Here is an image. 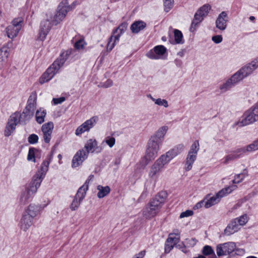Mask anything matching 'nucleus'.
<instances>
[{
    "instance_id": "nucleus-13",
    "label": "nucleus",
    "mask_w": 258,
    "mask_h": 258,
    "mask_svg": "<svg viewBox=\"0 0 258 258\" xmlns=\"http://www.w3.org/2000/svg\"><path fill=\"white\" fill-rule=\"evenodd\" d=\"M97 121L98 117L97 116H93L86 120L77 128L75 135L77 136H80L85 132H89L95 125Z\"/></svg>"
},
{
    "instance_id": "nucleus-61",
    "label": "nucleus",
    "mask_w": 258,
    "mask_h": 258,
    "mask_svg": "<svg viewBox=\"0 0 258 258\" xmlns=\"http://www.w3.org/2000/svg\"><path fill=\"white\" fill-rule=\"evenodd\" d=\"M113 85V82L111 80H107L102 85L104 88H108L112 86Z\"/></svg>"
},
{
    "instance_id": "nucleus-15",
    "label": "nucleus",
    "mask_w": 258,
    "mask_h": 258,
    "mask_svg": "<svg viewBox=\"0 0 258 258\" xmlns=\"http://www.w3.org/2000/svg\"><path fill=\"white\" fill-rule=\"evenodd\" d=\"M180 232L178 230H174L173 233L169 234L166 241L165 246V252L169 253L179 241Z\"/></svg>"
},
{
    "instance_id": "nucleus-39",
    "label": "nucleus",
    "mask_w": 258,
    "mask_h": 258,
    "mask_svg": "<svg viewBox=\"0 0 258 258\" xmlns=\"http://www.w3.org/2000/svg\"><path fill=\"white\" fill-rule=\"evenodd\" d=\"M220 200L216 195L215 196L211 197L210 199L208 200L205 202V207L206 208H209L217 204H218L220 202Z\"/></svg>"
},
{
    "instance_id": "nucleus-3",
    "label": "nucleus",
    "mask_w": 258,
    "mask_h": 258,
    "mask_svg": "<svg viewBox=\"0 0 258 258\" xmlns=\"http://www.w3.org/2000/svg\"><path fill=\"white\" fill-rule=\"evenodd\" d=\"M66 60V58L64 56L63 53L61 54L59 57L39 78V83L42 85L52 79L54 75L58 73Z\"/></svg>"
},
{
    "instance_id": "nucleus-40",
    "label": "nucleus",
    "mask_w": 258,
    "mask_h": 258,
    "mask_svg": "<svg viewBox=\"0 0 258 258\" xmlns=\"http://www.w3.org/2000/svg\"><path fill=\"white\" fill-rule=\"evenodd\" d=\"M211 9V7L210 5L205 4L200 8L197 12L205 18L208 15Z\"/></svg>"
},
{
    "instance_id": "nucleus-28",
    "label": "nucleus",
    "mask_w": 258,
    "mask_h": 258,
    "mask_svg": "<svg viewBox=\"0 0 258 258\" xmlns=\"http://www.w3.org/2000/svg\"><path fill=\"white\" fill-rule=\"evenodd\" d=\"M10 54V48L7 46H4L0 49V70H2Z\"/></svg>"
},
{
    "instance_id": "nucleus-60",
    "label": "nucleus",
    "mask_w": 258,
    "mask_h": 258,
    "mask_svg": "<svg viewBox=\"0 0 258 258\" xmlns=\"http://www.w3.org/2000/svg\"><path fill=\"white\" fill-rule=\"evenodd\" d=\"M205 201L204 200L201 201L200 202L198 203L194 207L195 209H198L202 208L203 205L205 206Z\"/></svg>"
},
{
    "instance_id": "nucleus-27",
    "label": "nucleus",
    "mask_w": 258,
    "mask_h": 258,
    "mask_svg": "<svg viewBox=\"0 0 258 258\" xmlns=\"http://www.w3.org/2000/svg\"><path fill=\"white\" fill-rule=\"evenodd\" d=\"M258 146L256 143L255 141H254L251 144L240 148L236 150L235 153L238 154L239 155H242L247 152H252L258 150Z\"/></svg>"
},
{
    "instance_id": "nucleus-21",
    "label": "nucleus",
    "mask_w": 258,
    "mask_h": 258,
    "mask_svg": "<svg viewBox=\"0 0 258 258\" xmlns=\"http://www.w3.org/2000/svg\"><path fill=\"white\" fill-rule=\"evenodd\" d=\"M184 149V146L183 144H178L161 156L169 162L171 159L180 154Z\"/></svg>"
},
{
    "instance_id": "nucleus-37",
    "label": "nucleus",
    "mask_w": 258,
    "mask_h": 258,
    "mask_svg": "<svg viewBox=\"0 0 258 258\" xmlns=\"http://www.w3.org/2000/svg\"><path fill=\"white\" fill-rule=\"evenodd\" d=\"M244 78H245L244 76L243 75L241 71L239 70L233 75L229 79L233 84L235 85L242 80Z\"/></svg>"
},
{
    "instance_id": "nucleus-47",
    "label": "nucleus",
    "mask_w": 258,
    "mask_h": 258,
    "mask_svg": "<svg viewBox=\"0 0 258 258\" xmlns=\"http://www.w3.org/2000/svg\"><path fill=\"white\" fill-rule=\"evenodd\" d=\"M36 149L34 148H31L29 150L28 154L27 156V160L29 161L35 162V151Z\"/></svg>"
},
{
    "instance_id": "nucleus-8",
    "label": "nucleus",
    "mask_w": 258,
    "mask_h": 258,
    "mask_svg": "<svg viewBox=\"0 0 258 258\" xmlns=\"http://www.w3.org/2000/svg\"><path fill=\"white\" fill-rule=\"evenodd\" d=\"M168 162L161 156L151 166L148 173L149 177L153 180H156L160 173L163 169L164 166Z\"/></svg>"
},
{
    "instance_id": "nucleus-42",
    "label": "nucleus",
    "mask_w": 258,
    "mask_h": 258,
    "mask_svg": "<svg viewBox=\"0 0 258 258\" xmlns=\"http://www.w3.org/2000/svg\"><path fill=\"white\" fill-rule=\"evenodd\" d=\"M174 39L176 43L182 44L183 43V36L181 32L178 30L175 29L174 31Z\"/></svg>"
},
{
    "instance_id": "nucleus-24",
    "label": "nucleus",
    "mask_w": 258,
    "mask_h": 258,
    "mask_svg": "<svg viewBox=\"0 0 258 258\" xmlns=\"http://www.w3.org/2000/svg\"><path fill=\"white\" fill-rule=\"evenodd\" d=\"M168 130V127L167 126H162L150 138L162 144Z\"/></svg>"
},
{
    "instance_id": "nucleus-48",
    "label": "nucleus",
    "mask_w": 258,
    "mask_h": 258,
    "mask_svg": "<svg viewBox=\"0 0 258 258\" xmlns=\"http://www.w3.org/2000/svg\"><path fill=\"white\" fill-rule=\"evenodd\" d=\"M86 45L87 43L85 40L83 39H80L75 43L74 46L77 49L81 50L83 49Z\"/></svg>"
},
{
    "instance_id": "nucleus-32",
    "label": "nucleus",
    "mask_w": 258,
    "mask_h": 258,
    "mask_svg": "<svg viewBox=\"0 0 258 258\" xmlns=\"http://www.w3.org/2000/svg\"><path fill=\"white\" fill-rule=\"evenodd\" d=\"M46 115V111L43 108H40L36 112V120L39 124H41L44 121V118Z\"/></svg>"
},
{
    "instance_id": "nucleus-16",
    "label": "nucleus",
    "mask_w": 258,
    "mask_h": 258,
    "mask_svg": "<svg viewBox=\"0 0 258 258\" xmlns=\"http://www.w3.org/2000/svg\"><path fill=\"white\" fill-rule=\"evenodd\" d=\"M50 162V159H47L43 161L40 166V169L38 170L32 179L41 184L48 171Z\"/></svg>"
},
{
    "instance_id": "nucleus-26",
    "label": "nucleus",
    "mask_w": 258,
    "mask_h": 258,
    "mask_svg": "<svg viewBox=\"0 0 258 258\" xmlns=\"http://www.w3.org/2000/svg\"><path fill=\"white\" fill-rule=\"evenodd\" d=\"M33 224V219L23 213L19 223L20 229L24 232H26Z\"/></svg>"
},
{
    "instance_id": "nucleus-34",
    "label": "nucleus",
    "mask_w": 258,
    "mask_h": 258,
    "mask_svg": "<svg viewBox=\"0 0 258 258\" xmlns=\"http://www.w3.org/2000/svg\"><path fill=\"white\" fill-rule=\"evenodd\" d=\"M98 192L97 193V197L101 199L106 196L110 191V188L108 186H103L99 185L97 187Z\"/></svg>"
},
{
    "instance_id": "nucleus-29",
    "label": "nucleus",
    "mask_w": 258,
    "mask_h": 258,
    "mask_svg": "<svg viewBox=\"0 0 258 258\" xmlns=\"http://www.w3.org/2000/svg\"><path fill=\"white\" fill-rule=\"evenodd\" d=\"M239 229L238 225L233 220L224 230V233L226 235H230L237 232Z\"/></svg>"
},
{
    "instance_id": "nucleus-59",
    "label": "nucleus",
    "mask_w": 258,
    "mask_h": 258,
    "mask_svg": "<svg viewBox=\"0 0 258 258\" xmlns=\"http://www.w3.org/2000/svg\"><path fill=\"white\" fill-rule=\"evenodd\" d=\"M146 253V251L143 250L136 254L133 258H144Z\"/></svg>"
},
{
    "instance_id": "nucleus-1",
    "label": "nucleus",
    "mask_w": 258,
    "mask_h": 258,
    "mask_svg": "<svg viewBox=\"0 0 258 258\" xmlns=\"http://www.w3.org/2000/svg\"><path fill=\"white\" fill-rule=\"evenodd\" d=\"M164 193H159L155 196L143 210V215L146 219H150L159 212L165 199Z\"/></svg>"
},
{
    "instance_id": "nucleus-9",
    "label": "nucleus",
    "mask_w": 258,
    "mask_h": 258,
    "mask_svg": "<svg viewBox=\"0 0 258 258\" xmlns=\"http://www.w3.org/2000/svg\"><path fill=\"white\" fill-rule=\"evenodd\" d=\"M200 149V145L198 141H195L191 145L188 151L185 164V170L189 171L192 167V165L196 161L198 152Z\"/></svg>"
},
{
    "instance_id": "nucleus-17",
    "label": "nucleus",
    "mask_w": 258,
    "mask_h": 258,
    "mask_svg": "<svg viewBox=\"0 0 258 258\" xmlns=\"http://www.w3.org/2000/svg\"><path fill=\"white\" fill-rule=\"evenodd\" d=\"M44 208L40 205L31 204L25 208L23 213L34 219L41 214Z\"/></svg>"
},
{
    "instance_id": "nucleus-31",
    "label": "nucleus",
    "mask_w": 258,
    "mask_h": 258,
    "mask_svg": "<svg viewBox=\"0 0 258 258\" xmlns=\"http://www.w3.org/2000/svg\"><path fill=\"white\" fill-rule=\"evenodd\" d=\"M146 26V24L143 21H138L134 22L131 26V30L134 33H138L141 30L144 29Z\"/></svg>"
},
{
    "instance_id": "nucleus-6",
    "label": "nucleus",
    "mask_w": 258,
    "mask_h": 258,
    "mask_svg": "<svg viewBox=\"0 0 258 258\" xmlns=\"http://www.w3.org/2000/svg\"><path fill=\"white\" fill-rule=\"evenodd\" d=\"M41 184L36 180L32 179L31 182L26 185L25 189L22 191L20 198L21 203L26 204L32 199L37 192V189Z\"/></svg>"
},
{
    "instance_id": "nucleus-22",
    "label": "nucleus",
    "mask_w": 258,
    "mask_h": 258,
    "mask_svg": "<svg viewBox=\"0 0 258 258\" xmlns=\"http://www.w3.org/2000/svg\"><path fill=\"white\" fill-rule=\"evenodd\" d=\"M84 149L86 152H88V155L89 153H99L102 150V149L98 146V142L95 139L88 140L85 144Z\"/></svg>"
},
{
    "instance_id": "nucleus-35",
    "label": "nucleus",
    "mask_w": 258,
    "mask_h": 258,
    "mask_svg": "<svg viewBox=\"0 0 258 258\" xmlns=\"http://www.w3.org/2000/svg\"><path fill=\"white\" fill-rule=\"evenodd\" d=\"M88 189V184H87V181H86L85 183L79 188L75 197L78 198L80 200H83L85 197L86 191Z\"/></svg>"
},
{
    "instance_id": "nucleus-7",
    "label": "nucleus",
    "mask_w": 258,
    "mask_h": 258,
    "mask_svg": "<svg viewBox=\"0 0 258 258\" xmlns=\"http://www.w3.org/2000/svg\"><path fill=\"white\" fill-rule=\"evenodd\" d=\"M52 14L50 12L46 13L42 20L40 25V29L38 38L43 41L49 33L52 25Z\"/></svg>"
},
{
    "instance_id": "nucleus-18",
    "label": "nucleus",
    "mask_w": 258,
    "mask_h": 258,
    "mask_svg": "<svg viewBox=\"0 0 258 258\" xmlns=\"http://www.w3.org/2000/svg\"><path fill=\"white\" fill-rule=\"evenodd\" d=\"M166 52V48L163 45H157L153 49L147 52L146 55L148 57L153 59H159L163 58Z\"/></svg>"
},
{
    "instance_id": "nucleus-50",
    "label": "nucleus",
    "mask_w": 258,
    "mask_h": 258,
    "mask_svg": "<svg viewBox=\"0 0 258 258\" xmlns=\"http://www.w3.org/2000/svg\"><path fill=\"white\" fill-rule=\"evenodd\" d=\"M203 253L205 255H209L211 254L215 255L214 251L211 246L205 245L204 246L203 250Z\"/></svg>"
},
{
    "instance_id": "nucleus-62",
    "label": "nucleus",
    "mask_w": 258,
    "mask_h": 258,
    "mask_svg": "<svg viewBox=\"0 0 258 258\" xmlns=\"http://www.w3.org/2000/svg\"><path fill=\"white\" fill-rule=\"evenodd\" d=\"M235 250L236 251V253L238 255H243L245 253V250L242 248H236Z\"/></svg>"
},
{
    "instance_id": "nucleus-11",
    "label": "nucleus",
    "mask_w": 258,
    "mask_h": 258,
    "mask_svg": "<svg viewBox=\"0 0 258 258\" xmlns=\"http://www.w3.org/2000/svg\"><path fill=\"white\" fill-rule=\"evenodd\" d=\"M23 21L22 18H15L12 21L11 25L6 28V31L9 38L13 39L18 35L22 28Z\"/></svg>"
},
{
    "instance_id": "nucleus-51",
    "label": "nucleus",
    "mask_w": 258,
    "mask_h": 258,
    "mask_svg": "<svg viewBox=\"0 0 258 258\" xmlns=\"http://www.w3.org/2000/svg\"><path fill=\"white\" fill-rule=\"evenodd\" d=\"M197 240L195 238H188L183 242V245L188 247H193L196 245Z\"/></svg>"
},
{
    "instance_id": "nucleus-36",
    "label": "nucleus",
    "mask_w": 258,
    "mask_h": 258,
    "mask_svg": "<svg viewBox=\"0 0 258 258\" xmlns=\"http://www.w3.org/2000/svg\"><path fill=\"white\" fill-rule=\"evenodd\" d=\"M147 97L152 100L154 102L155 104L158 106H164L165 108H167L168 107V103L165 99L161 98L155 99L150 94L148 95Z\"/></svg>"
},
{
    "instance_id": "nucleus-64",
    "label": "nucleus",
    "mask_w": 258,
    "mask_h": 258,
    "mask_svg": "<svg viewBox=\"0 0 258 258\" xmlns=\"http://www.w3.org/2000/svg\"><path fill=\"white\" fill-rule=\"evenodd\" d=\"M194 258H205V257L204 255H200L198 256L195 257Z\"/></svg>"
},
{
    "instance_id": "nucleus-58",
    "label": "nucleus",
    "mask_w": 258,
    "mask_h": 258,
    "mask_svg": "<svg viewBox=\"0 0 258 258\" xmlns=\"http://www.w3.org/2000/svg\"><path fill=\"white\" fill-rule=\"evenodd\" d=\"M204 17H203L201 15L197 12L195 14L193 19L201 23L204 20Z\"/></svg>"
},
{
    "instance_id": "nucleus-44",
    "label": "nucleus",
    "mask_w": 258,
    "mask_h": 258,
    "mask_svg": "<svg viewBox=\"0 0 258 258\" xmlns=\"http://www.w3.org/2000/svg\"><path fill=\"white\" fill-rule=\"evenodd\" d=\"M115 142L116 140L114 137L107 136L103 141L102 144L105 143L110 148H112L114 146Z\"/></svg>"
},
{
    "instance_id": "nucleus-33",
    "label": "nucleus",
    "mask_w": 258,
    "mask_h": 258,
    "mask_svg": "<svg viewBox=\"0 0 258 258\" xmlns=\"http://www.w3.org/2000/svg\"><path fill=\"white\" fill-rule=\"evenodd\" d=\"M127 29L126 24H121L114 31L113 36L115 37V39L119 40L120 37L125 32Z\"/></svg>"
},
{
    "instance_id": "nucleus-4",
    "label": "nucleus",
    "mask_w": 258,
    "mask_h": 258,
    "mask_svg": "<svg viewBox=\"0 0 258 258\" xmlns=\"http://www.w3.org/2000/svg\"><path fill=\"white\" fill-rule=\"evenodd\" d=\"M76 5V2L70 5L68 0H62L58 5L55 15H52V24L57 25L60 23L65 19L68 13L73 10Z\"/></svg>"
},
{
    "instance_id": "nucleus-54",
    "label": "nucleus",
    "mask_w": 258,
    "mask_h": 258,
    "mask_svg": "<svg viewBox=\"0 0 258 258\" xmlns=\"http://www.w3.org/2000/svg\"><path fill=\"white\" fill-rule=\"evenodd\" d=\"M239 157L238 155H229L226 156L224 158V163L227 164L229 161L233 160Z\"/></svg>"
},
{
    "instance_id": "nucleus-63",
    "label": "nucleus",
    "mask_w": 258,
    "mask_h": 258,
    "mask_svg": "<svg viewBox=\"0 0 258 258\" xmlns=\"http://www.w3.org/2000/svg\"><path fill=\"white\" fill-rule=\"evenodd\" d=\"M94 178V175H90L89 177H88V178L87 179L86 181H87V184H89V182L90 180H92Z\"/></svg>"
},
{
    "instance_id": "nucleus-25",
    "label": "nucleus",
    "mask_w": 258,
    "mask_h": 258,
    "mask_svg": "<svg viewBox=\"0 0 258 258\" xmlns=\"http://www.w3.org/2000/svg\"><path fill=\"white\" fill-rule=\"evenodd\" d=\"M258 68V60H254L243 66L239 70L245 78L247 77Z\"/></svg>"
},
{
    "instance_id": "nucleus-46",
    "label": "nucleus",
    "mask_w": 258,
    "mask_h": 258,
    "mask_svg": "<svg viewBox=\"0 0 258 258\" xmlns=\"http://www.w3.org/2000/svg\"><path fill=\"white\" fill-rule=\"evenodd\" d=\"M164 11L168 12L173 7L174 0H163Z\"/></svg>"
},
{
    "instance_id": "nucleus-43",
    "label": "nucleus",
    "mask_w": 258,
    "mask_h": 258,
    "mask_svg": "<svg viewBox=\"0 0 258 258\" xmlns=\"http://www.w3.org/2000/svg\"><path fill=\"white\" fill-rule=\"evenodd\" d=\"M234 85L229 79L225 83H223L220 86L219 89L222 92H225L227 90H229Z\"/></svg>"
},
{
    "instance_id": "nucleus-12",
    "label": "nucleus",
    "mask_w": 258,
    "mask_h": 258,
    "mask_svg": "<svg viewBox=\"0 0 258 258\" xmlns=\"http://www.w3.org/2000/svg\"><path fill=\"white\" fill-rule=\"evenodd\" d=\"M36 100L30 98L28 99L27 105L22 114H20L22 121H28L33 117L36 108Z\"/></svg>"
},
{
    "instance_id": "nucleus-19",
    "label": "nucleus",
    "mask_w": 258,
    "mask_h": 258,
    "mask_svg": "<svg viewBox=\"0 0 258 258\" xmlns=\"http://www.w3.org/2000/svg\"><path fill=\"white\" fill-rule=\"evenodd\" d=\"M228 21V17L226 12L223 11L220 13L216 21L215 26L218 30L224 31L227 27V23Z\"/></svg>"
},
{
    "instance_id": "nucleus-53",
    "label": "nucleus",
    "mask_w": 258,
    "mask_h": 258,
    "mask_svg": "<svg viewBox=\"0 0 258 258\" xmlns=\"http://www.w3.org/2000/svg\"><path fill=\"white\" fill-rule=\"evenodd\" d=\"M194 214V212L191 210H187L184 212H182L179 216L180 218H183L185 217H188L192 216Z\"/></svg>"
},
{
    "instance_id": "nucleus-49",
    "label": "nucleus",
    "mask_w": 258,
    "mask_h": 258,
    "mask_svg": "<svg viewBox=\"0 0 258 258\" xmlns=\"http://www.w3.org/2000/svg\"><path fill=\"white\" fill-rule=\"evenodd\" d=\"M82 200H80L78 198L75 197L74 200L73 201L72 204L70 205V208L72 211H75L77 210L79 207L80 206L81 202Z\"/></svg>"
},
{
    "instance_id": "nucleus-20",
    "label": "nucleus",
    "mask_w": 258,
    "mask_h": 258,
    "mask_svg": "<svg viewBox=\"0 0 258 258\" xmlns=\"http://www.w3.org/2000/svg\"><path fill=\"white\" fill-rule=\"evenodd\" d=\"M53 128L54 124L51 121L48 122L42 125L41 131L42 132L43 139L45 143H49L51 139Z\"/></svg>"
},
{
    "instance_id": "nucleus-52",
    "label": "nucleus",
    "mask_w": 258,
    "mask_h": 258,
    "mask_svg": "<svg viewBox=\"0 0 258 258\" xmlns=\"http://www.w3.org/2000/svg\"><path fill=\"white\" fill-rule=\"evenodd\" d=\"M38 136L34 134L30 135L28 138V141L31 144H36L38 141Z\"/></svg>"
},
{
    "instance_id": "nucleus-2",
    "label": "nucleus",
    "mask_w": 258,
    "mask_h": 258,
    "mask_svg": "<svg viewBox=\"0 0 258 258\" xmlns=\"http://www.w3.org/2000/svg\"><path fill=\"white\" fill-rule=\"evenodd\" d=\"M161 145L158 142L149 138L147 143L145 154L141 160L144 166H146L158 156Z\"/></svg>"
},
{
    "instance_id": "nucleus-30",
    "label": "nucleus",
    "mask_w": 258,
    "mask_h": 258,
    "mask_svg": "<svg viewBox=\"0 0 258 258\" xmlns=\"http://www.w3.org/2000/svg\"><path fill=\"white\" fill-rule=\"evenodd\" d=\"M237 187V185L234 184L230 185L228 187L222 189L216 194V195L219 198V199L221 200V198L231 193L233 190H235Z\"/></svg>"
},
{
    "instance_id": "nucleus-14",
    "label": "nucleus",
    "mask_w": 258,
    "mask_h": 258,
    "mask_svg": "<svg viewBox=\"0 0 258 258\" xmlns=\"http://www.w3.org/2000/svg\"><path fill=\"white\" fill-rule=\"evenodd\" d=\"M236 248L234 242H228L217 245L216 247L217 254L218 256L226 255L233 252Z\"/></svg>"
},
{
    "instance_id": "nucleus-56",
    "label": "nucleus",
    "mask_w": 258,
    "mask_h": 258,
    "mask_svg": "<svg viewBox=\"0 0 258 258\" xmlns=\"http://www.w3.org/2000/svg\"><path fill=\"white\" fill-rule=\"evenodd\" d=\"M212 40L216 44H219L223 41V37L221 35H217L212 37Z\"/></svg>"
},
{
    "instance_id": "nucleus-45",
    "label": "nucleus",
    "mask_w": 258,
    "mask_h": 258,
    "mask_svg": "<svg viewBox=\"0 0 258 258\" xmlns=\"http://www.w3.org/2000/svg\"><path fill=\"white\" fill-rule=\"evenodd\" d=\"M119 40H117L115 39V37L112 35L107 45V51H110L114 47L115 44L118 42Z\"/></svg>"
},
{
    "instance_id": "nucleus-23",
    "label": "nucleus",
    "mask_w": 258,
    "mask_h": 258,
    "mask_svg": "<svg viewBox=\"0 0 258 258\" xmlns=\"http://www.w3.org/2000/svg\"><path fill=\"white\" fill-rule=\"evenodd\" d=\"M88 152L84 149L79 150L75 155L72 160V167H77L82 164L84 161L88 157Z\"/></svg>"
},
{
    "instance_id": "nucleus-5",
    "label": "nucleus",
    "mask_w": 258,
    "mask_h": 258,
    "mask_svg": "<svg viewBox=\"0 0 258 258\" xmlns=\"http://www.w3.org/2000/svg\"><path fill=\"white\" fill-rule=\"evenodd\" d=\"M258 120V102L244 112L236 124L240 127L248 125Z\"/></svg>"
},
{
    "instance_id": "nucleus-38",
    "label": "nucleus",
    "mask_w": 258,
    "mask_h": 258,
    "mask_svg": "<svg viewBox=\"0 0 258 258\" xmlns=\"http://www.w3.org/2000/svg\"><path fill=\"white\" fill-rule=\"evenodd\" d=\"M249 219V218L248 216L245 214L238 218L234 219L233 220L236 222V224L238 225V226H243L248 222Z\"/></svg>"
},
{
    "instance_id": "nucleus-57",
    "label": "nucleus",
    "mask_w": 258,
    "mask_h": 258,
    "mask_svg": "<svg viewBox=\"0 0 258 258\" xmlns=\"http://www.w3.org/2000/svg\"><path fill=\"white\" fill-rule=\"evenodd\" d=\"M66 100L65 97H61L58 98H53L52 102L54 105H57L61 103Z\"/></svg>"
},
{
    "instance_id": "nucleus-41",
    "label": "nucleus",
    "mask_w": 258,
    "mask_h": 258,
    "mask_svg": "<svg viewBox=\"0 0 258 258\" xmlns=\"http://www.w3.org/2000/svg\"><path fill=\"white\" fill-rule=\"evenodd\" d=\"M247 171L246 170H244L241 173L237 174L235 175L232 182L233 184L239 183L241 182L244 178L247 176Z\"/></svg>"
},
{
    "instance_id": "nucleus-55",
    "label": "nucleus",
    "mask_w": 258,
    "mask_h": 258,
    "mask_svg": "<svg viewBox=\"0 0 258 258\" xmlns=\"http://www.w3.org/2000/svg\"><path fill=\"white\" fill-rule=\"evenodd\" d=\"M200 23L198 21H197L195 20H192L191 25L189 28L190 31L194 32L196 30L198 26L199 25Z\"/></svg>"
},
{
    "instance_id": "nucleus-10",
    "label": "nucleus",
    "mask_w": 258,
    "mask_h": 258,
    "mask_svg": "<svg viewBox=\"0 0 258 258\" xmlns=\"http://www.w3.org/2000/svg\"><path fill=\"white\" fill-rule=\"evenodd\" d=\"M21 117L19 112H15L10 116L4 130L5 137H8L13 133L17 125L21 121Z\"/></svg>"
}]
</instances>
